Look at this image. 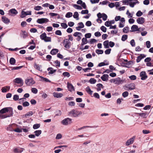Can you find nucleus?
Here are the masks:
<instances>
[{
    "label": "nucleus",
    "mask_w": 153,
    "mask_h": 153,
    "mask_svg": "<svg viewBox=\"0 0 153 153\" xmlns=\"http://www.w3.org/2000/svg\"><path fill=\"white\" fill-rule=\"evenodd\" d=\"M13 109L10 107L4 108L0 110V119H3L13 116Z\"/></svg>",
    "instance_id": "nucleus-1"
},
{
    "label": "nucleus",
    "mask_w": 153,
    "mask_h": 153,
    "mask_svg": "<svg viewBox=\"0 0 153 153\" xmlns=\"http://www.w3.org/2000/svg\"><path fill=\"white\" fill-rule=\"evenodd\" d=\"M82 114V112L81 111H77L75 109H73L68 112V115L74 117H78Z\"/></svg>",
    "instance_id": "nucleus-2"
},
{
    "label": "nucleus",
    "mask_w": 153,
    "mask_h": 153,
    "mask_svg": "<svg viewBox=\"0 0 153 153\" xmlns=\"http://www.w3.org/2000/svg\"><path fill=\"white\" fill-rule=\"evenodd\" d=\"M40 37L42 40H44L45 42H51V38L50 37L47 36V35L45 32L42 34Z\"/></svg>",
    "instance_id": "nucleus-3"
},
{
    "label": "nucleus",
    "mask_w": 153,
    "mask_h": 153,
    "mask_svg": "<svg viewBox=\"0 0 153 153\" xmlns=\"http://www.w3.org/2000/svg\"><path fill=\"white\" fill-rule=\"evenodd\" d=\"M123 88L126 90H133L135 88V85L134 83H131L123 86Z\"/></svg>",
    "instance_id": "nucleus-4"
},
{
    "label": "nucleus",
    "mask_w": 153,
    "mask_h": 153,
    "mask_svg": "<svg viewBox=\"0 0 153 153\" xmlns=\"http://www.w3.org/2000/svg\"><path fill=\"white\" fill-rule=\"evenodd\" d=\"M61 122L63 125H67L72 123V119L69 118H67L63 120Z\"/></svg>",
    "instance_id": "nucleus-5"
},
{
    "label": "nucleus",
    "mask_w": 153,
    "mask_h": 153,
    "mask_svg": "<svg viewBox=\"0 0 153 153\" xmlns=\"http://www.w3.org/2000/svg\"><path fill=\"white\" fill-rule=\"evenodd\" d=\"M113 82L115 84H122L123 82V80L120 78L118 77L115 79H113Z\"/></svg>",
    "instance_id": "nucleus-6"
},
{
    "label": "nucleus",
    "mask_w": 153,
    "mask_h": 153,
    "mask_svg": "<svg viewBox=\"0 0 153 153\" xmlns=\"http://www.w3.org/2000/svg\"><path fill=\"white\" fill-rule=\"evenodd\" d=\"M25 83L27 85H31L34 84L35 82L32 78H30L25 80Z\"/></svg>",
    "instance_id": "nucleus-7"
},
{
    "label": "nucleus",
    "mask_w": 153,
    "mask_h": 153,
    "mask_svg": "<svg viewBox=\"0 0 153 153\" xmlns=\"http://www.w3.org/2000/svg\"><path fill=\"white\" fill-rule=\"evenodd\" d=\"M65 45L64 47L67 49H69L70 47L71 42L68 39H65L63 41V42Z\"/></svg>",
    "instance_id": "nucleus-8"
},
{
    "label": "nucleus",
    "mask_w": 153,
    "mask_h": 153,
    "mask_svg": "<svg viewBox=\"0 0 153 153\" xmlns=\"http://www.w3.org/2000/svg\"><path fill=\"white\" fill-rule=\"evenodd\" d=\"M48 22L49 20L47 18L39 19L36 21L39 24L46 23Z\"/></svg>",
    "instance_id": "nucleus-9"
},
{
    "label": "nucleus",
    "mask_w": 153,
    "mask_h": 153,
    "mask_svg": "<svg viewBox=\"0 0 153 153\" xmlns=\"http://www.w3.org/2000/svg\"><path fill=\"white\" fill-rule=\"evenodd\" d=\"M140 76L141 77V79L142 80H145L148 77V76L146 75V73L145 71H142L140 73Z\"/></svg>",
    "instance_id": "nucleus-10"
},
{
    "label": "nucleus",
    "mask_w": 153,
    "mask_h": 153,
    "mask_svg": "<svg viewBox=\"0 0 153 153\" xmlns=\"http://www.w3.org/2000/svg\"><path fill=\"white\" fill-rule=\"evenodd\" d=\"M14 82L18 84H21L20 86L23 85V80L21 78H16L14 80Z\"/></svg>",
    "instance_id": "nucleus-11"
},
{
    "label": "nucleus",
    "mask_w": 153,
    "mask_h": 153,
    "mask_svg": "<svg viewBox=\"0 0 153 153\" xmlns=\"http://www.w3.org/2000/svg\"><path fill=\"white\" fill-rule=\"evenodd\" d=\"M67 86L69 91H70L71 92L74 91V88L71 84L68 82Z\"/></svg>",
    "instance_id": "nucleus-12"
},
{
    "label": "nucleus",
    "mask_w": 153,
    "mask_h": 153,
    "mask_svg": "<svg viewBox=\"0 0 153 153\" xmlns=\"http://www.w3.org/2000/svg\"><path fill=\"white\" fill-rule=\"evenodd\" d=\"M146 56V55L143 54H140V56L137 57V58L136 59V62L137 63L139 62L142 59L144 58Z\"/></svg>",
    "instance_id": "nucleus-13"
},
{
    "label": "nucleus",
    "mask_w": 153,
    "mask_h": 153,
    "mask_svg": "<svg viewBox=\"0 0 153 153\" xmlns=\"http://www.w3.org/2000/svg\"><path fill=\"white\" fill-rule=\"evenodd\" d=\"M53 96L57 98H61L63 96V94L62 93L54 92L53 93Z\"/></svg>",
    "instance_id": "nucleus-14"
},
{
    "label": "nucleus",
    "mask_w": 153,
    "mask_h": 153,
    "mask_svg": "<svg viewBox=\"0 0 153 153\" xmlns=\"http://www.w3.org/2000/svg\"><path fill=\"white\" fill-rule=\"evenodd\" d=\"M25 149L23 148H15L13 149V152L15 153H21Z\"/></svg>",
    "instance_id": "nucleus-15"
},
{
    "label": "nucleus",
    "mask_w": 153,
    "mask_h": 153,
    "mask_svg": "<svg viewBox=\"0 0 153 153\" xmlns=\"http://www.w3.org/2000/svg\"><path fill=\"white\" fill-rule=\"evenodd\" d=\"M135 137H134L131 138L129 140H127L126 143V146H128L129 145L132 143L134 141Z\"/></svg>",
    "instance_id": "nucleus-16"
},
{
    "label": "nucleus",
    "mask_w": 153,
    "mask_h": 153,
    "mask_svg": "<svg viewBox=\"0 0 153 153\" xmlns=\"http://www.w3.org/2000/svg\"><path fill=\"white\" fill-rule=\"evenodd\" d=\"M137 22L139 24H142L145 22L144 18L142 17L139 18L137 19Z\"/></svg>",
    "instance_id": "nucleus-17"
},
{
    "label": "nucleus",
    "mask_w": 153,
    "mask_h": 153,
    "mask_svg": "<svg viewBox=\"0 0 153 153\" xmlns=\"http://www.w3.org/2000/svg\"><path fill=\"white\" fill-rule=\"evenodd\" d=\"M2 21L5 24H8L10 22V21L8 18L4 16H2L1 17Z\"/></svg>",
    "instance_id": "nucleus-18"
},
{
    "label": "nucleus",
    "mask_w": 153,
    "mask_h": 153,
    "mask_svg": "<svg viewBox=\"0 0 153 153\" xmlns=\"http://www.w3.org/2000/svg\"><path fill=\"white\" fill-rule=\"evenodd\" d=\"M109 76L107 74H103L102 76L101 77V79L104 81H106L108 80V77Z\"/></svg>",
    "instance_id": "nucleus-19"
},
{
    "label": "nucleus",
    "mask_w": 153,
    "mask_h": 153,
    "mask_svg": "<svg viewBox=\"0 0 153 153\" xmlns=\"http://www.w3.org/2000/svg\"><path fill=\"white\" fill-rule=\"evenodd\" d=\"M9 12L11 13L12 14L14 15H16L18 13L17 11L15 8L10 9L9 10Z\"/></svg>",
    "instance_id": "nucleus-20"
},
{
    "label": "nucleus",
    "mask_w": 153,
    "mask_h": 153,
    "mask_svg": "<svg viewBox=\"0 0 153 153\" xmlns=\"http://www.w3.org/2000/svg\"><path fill=\"white\" fill-rule=\"evenodd\" d=\"M10 89V87L9 86H7L3 87L1 88L2 92L3 93L7 92V91H9Z\"/></svg>",
    "instance_id": "nucleus-21"
},
{
    "label": "nucleus",
    "mask_w": 153,
    "mask_h": 153,
    "mask_svg": "<svg viewBox=\"0 0 153 153\" xmlns=\"http://www.w3.org/2000/svg\"><path fill=\"white\" fill-rule=\"evenodd\" d=\"M97 127H98V126H83L82 127L79 128L78 129V130H81L82 129H84V128H97Z\"/></svg>",
    "instance_id": "nucleus-22"
},
{
    "label": "nucleus",
    "mask_w": 153,
    "mask_h": 153,
    "mask_svg": "<svg viewBox=\"0 0 153 153\" xmlns=\"http://www.w3.org/2000/svg\"><path fill=\"white\" fill-rule=\"evenodd\" d=\"M47 70L48 71L49 70L50 71L48 72V74H53V73L56 72V70H53V68L51 67L48 68Z\"/></svg>",
    "instance_id": "nucleus-23"
},
{
    "label": "nucleus",
    "mask_w": 153,
    "mask_h": 153,
    "mask_svg": "<svg viewBox=\"0 0 153 153\" xmlns=\"http://www.w3.org/2000/svg\"><path fill=\"white\" fill-rule=\"evenodd\" d=\"M55 115L54 117L56 116H60L62 115V112L61 110H57L55 111Z\"/></svg>",
    "instance_id": "nucleus-24"
},
{
    "label": "nucleus",
    "mask_w": 153,
    "mask_h": 153,
    "mask_svg": "<svg viewBox=\"0 0 153 153\" xmlns=\"http://www.w3.org/2000/svg\"><path fill=\"white\" fill-rule=\"evenodd\" d=\"M22 33H21V37L25 39L28 36L27 33L25 31H22Z\"/></svg>",
    "instance_id": "nucleus-25"
},
{
    "label": "nucleus",
    "mask_w": 153,
    "mask_h": 153,
    "mask_svg": "<svg viewBox=\"0 0 153 153\" xmlns=\"http://www.w3.org/2000/svg\"><path fill=\"white\" fill-rule=\"evenodd\" d=\"M33 114L32 111H30L27 113L26 114L24 115L23 116L26 118L28 117H29L31 116Z\"/></svg>",
    "instance_id": "nucleus-26"
},
{
    "label": "nucleus",
    "mask_w": 153,
    "mask_h": 153,
    "mask_svg": "<svg viewBox=\"0 0 153 153\" xmlns=\"http://www.w3.org/2000/svg\"><path fill=\"white\" fill-rule=\"evenodd\" d=\"M82 35V34L78 32H76L74 34L73 36L75 37L77 36L78 38H79V39H81V37H80V36Z\"/></svg>",
    "instance_id": "nucleus-27"
},
{
    "label": "nucleus",
    "mask_w": 153,
    "mask_h": 153,
    "mask_svg": "<svg viewBox=\"0 0 153 153\" xmlns=\"http://www.w3.org/2000/svg\"><path fill=\"white\" fill-rule=\"evenodd\" d=\"M59 51V50L56 49H53L51 51L50 53L53 55H55Z\"/></svg>",
    "instance_id": "nucleus-28"
},
{
    "label": "nucleus",
    "mask_w": 153,
    "mask_h": 153,
    "mask_svg": "<svg viewBox=\"0 0 153 153\" xmlns=\"http://www.w3.org/2000/svg\"><path fill=\"white\" fill-rule=\"evenodd\" d=\"M139 115L144 118H146L147 117V116L148 115V114L147 113H139L138 114Z\"/></svg>",
    "instance_id": "nucleus-29"
},
{
    "label": "nucleus",
    "mask_w": 153,
    "mask_h": 153,
    "mask_svg": "<svg viewBox=\"0 0 153 153\" xmlns=\"http://www.w3.org/2000/svg\"><path fill=\"white\" fill-rule=\"evenodd\" d=\"M108 43L109 42L108 40H106L103 42V44L105 48H109Z\"/></svg>",
    "instance_id": "nucleus-30"
},
{
    "label": "nucleus",
    "mask_w": 153,
    "mask_h": 153,
    "mask_svg": "<svg viewBox=\"0 0 153 153\" xmlns=\"http://www.w3.org/2000/svg\"><path fill=\"white\" fill-rule=\"evenodd\" d=\"M9 62L11 65H14L16 63V60L13 58L12 57L10 59Z\"/></svg>",
    "instance_id": "nucleus-31"
},
{
    "label": "nucleus",
    "mask_w": 153,
    "mask_h": 153,
    "mask_svg": "<svg viewBox=\"0 0 153 153\" xmlns=\"http://www.w3.org/2000/svg\"><path fill=\"white\" fill-rule=\"evenodd\" d=\"M132 31H136L138 30V26L135 25H133L131 27Z\"/></svg>",
    "instance_id": "nucleus-32"
},
{
    "label": "nucleus",
    "mask_w": 153,
    "mask_h": 153,
    "mask_svg": "<svg viewBox=\"0 0 153 153\" xmlns=\"http://www.w3.org/2000/svg\"><path fill=\"white\" fill-rule=\"evenodd\" d=\"M87 40L86 38H83L82 39V43H81V46L87 44Z\"/></svg>",
    "instance_id": "nucleus-33"
},
{
    "label": "nucleus",
    "mask_w": 153,
    "mask_h": 153,
    "mask_svg": "<svg viewBox=\"0 0 153 153\" xmlns=\"http://www.w3.org/2000/svg\"><path fill=\"white\" fill-rule=\"evenodd\" d=\"M40 78H41V80L42 81H44L46 82H51V81L49 80L48 79L44 78L42 76H39Z\"/></svg>",
    "instance_id": "nucleus-34"
},
{
    "label": "nucleus",
    "mask_w": 153,
    "mask_h": 153,
    "mask_svg": "<svg viewBox=\"0 0 153 153\" xmlns=\"http://www.w3.org/2000/svg\"><path fill=\"white\" fill-rule=\"evenodd\" d=\"M136 1V2H131L129 4L130 6L131 7H133L136 3H139V2L137 0Z\"/></svg>",
    "instance_id": "nucleus-35"
},
{
    "label": "nucleus",
    "mask_w": 153,
    "mask_h": 153,
    "mask_svg": "<svg viewBox=\"0 0 153 153\" xmlns=\"http://www.w3.org/2000/svg\"><path fill=\"white\" fill-rule=\"evenodd\" d=\"M86 91L87 93L91 95L93 93V91H91L89 87L88 86L86 88Z\"/></svg>",
    "instance_id": "nucleus-36"
},
{
    "label": "nucleus",
    "mask_w": 153,
    "mask_h": 153,
    "mask_svg": "<svg viewBox=\"0 0 153 153\" xmlns=\"http://www.w3.org/2000/svg\"><path fill=\"white\" fill-rule=\"evenodd\" d=\"M35 135L36 136H39L42 133V131L40 130H36L34 131Z\"/></svg>",
    "instance_id": "nucleus-37"
},
{
    "label": "nucleus",
    "mask_w": 153,
    "mask_h": 153,
    "mask_svg": "<svg viewBox=\"0 0 153 153\" xmlns=\"http://www.w3.org/2000/svg\"><path fill=\"white\" fill-rule=\"evenodd\" d=\"M73 17L74 18L76 19V20H78L79 14L77 12H75L74 13L73 15Z\"/></svg>",
    "instance_id": "nucleus-38"
},
{
    "label": "nucleus",
    "mask_w": 153,
    "mask_h": 153,
    "mask_svg": "<svg viewBox=\"0 0 153 153\" xmlns=\"http://www.w3.org/2000/svg\"><path fill=\"white\" fill-rule=\"evenodd\" d=\"M34 67L36 69L39 71H42L40 68V66L36 64L34 65Z\"/></svg>",
    "instance_id": "nucleus-39"
},
{
    "label": "nucleus",
    "mask_w": 153,
    "mask_h": 153,
    "mask_svg": "<svg viewBox=\"0 0 153 153\" xmlns=\"http://www.w3.org/2000/svg\"><path fill=\"white\" fill-rule=\"evenodd\" d=\"M96 80L94 78H91L89 80V82L92 84H94L96 83Z\"/></svg>",
    "instance_id": "nucleus-40"
},
{
    "label": "nucleus",
    "mask_w": 153,
    "mask_h": 153,
    "mask_svg": "<svg viewBox=\"0 0 153 153\" xmlns=\"http://www.w3.org/2000/svg\"><path fill=\"white\" fill-rule=\"evenodd\" d=\"M42 8L41 6H36L34 8V10L37 11L42 10Z\"/></svg>",
    "instance_id": "nucleus-41"
},
{
    "label": "nucleus",
    "mask_w": 153,
    "mask_h": 153,
    "mask_svg": "<svg viewBox=\"0 0 153 153\" xmlns=\"http://www.w3.org/2000/svg\"><path fill=\"white\" fill-rule=\"evenodd\" d=\"M27 12L22 11L21 12V17L22 18H24L27 15Z\"/></svg>",
    "instance_id": "nucleus-42"
},
{
    "label": "nucleus",
    "mask_w": 153,
    "mask_h": 153,
    "mask_svg": "<svg viewBox=\"0 0 153 153\" xmlns=\"http://www.w3.org/2000/svg\"><path fill=\"white\" fill-rule=\"evenodd\" d=\"M127 38L128 35H123L122 36L121 40L122 41H124L127 39Z\"/></svg>",
    "instance_id": "nucleus-43"
},
{
    "label": "nucleus",
    "mask_w": 153,
    "mask_h": 153,
    "mask_svg": "<svg viewBox=\"0 0 153 153\" xmlns=\"http://www.w3.org/2000/svg\"><path fill=\"white\" fill-rule=\"evenodd\" d=\"M129 27H126L123 29V32L124 33H127L128 32Z\"/></svg>",
    "instance_id": "nucleus-44"
},
{
    "label": "nucleus",
    "mask_w": 153,
    "mask_h": 153,
    "mask_svg": "<svg viewBox=\"0 0 153 153\" xmlns=\"http://www.w3.org/2000/svg\"><path fill=\"white\" fill-rule=\"evenodd\" d=\"M73 7L76 9L78 10H81L82 8L81 6H80L76 4H74L73 5Z\"/></svg>",
    "instance_id": "nucleus-45"
},
{
    "label": "nucleus",
    "mask_w": 153,
    "mask_h": 153,
    "mask_svg": "<svg viewBox=\"0 0 153 153\" xmlns=\"http://www.w3.org/2000/svg\"><path fill=\"white\" fill-rule=\"evenodd\" d=\"M54 63L55 64V66L56 67H59L60 66V62L57 60L54 61Z\"/></svg>",
    "instance_id": "nucleus-46"
},
{
    "label": "nucleus",
    "mask_w": 153,
    "mask_h": 153,
    "mask_svg": "<svg viewBox=\"0 0 153 153\" xmlns=\"http://www.w3.org/2000/svg\"><path fill=\"white\" fill-rule=\"evenodd\" d=\"M72 16V13L71 12H68L65 15V17L66 18H70Z\"/></svg>",
    "instance_id": "nucleus-47"
},
{
    "label": "nucleus",
    "mask_w": 153,
    "mask_h": 153,
    "mask_svg": "<svg viewBox=\"0 0 153 153\" xmlns=\"http://www.w3.org/2000/svg\"><path fill=\"white\" fill-rule=\"evenodd\" d=\"M102 19L105 21L107 20V15L104 13H102Z\"/></svg>",
    "instance_id": "nucleus-48"
},
{
    "label": "nucleus",
    "mask_w": 153,
    "mask_h": 153,
    "mask_svg": "<svg viewBox=\"0 0 153 153\" xmlns=\"http://www.w3.org/2000/svg\"><path fill=\"white\" fill-rule=\"evenodd\" d=\"M96 53L98 54H102L103 53V51L102 50L97 49L96 51Z\"/></svg>",
    "instance_id": "nucleus-49"
},
{
    "label": "nucleus",
    "mask_w": 153,
    "mask_h": 153,
    "mask_svg": "<svg viewBox=\"0 0 153 153\" xmlns=\"http://www.w3.org/2000/svg\"><path fill=\"white\" fill-rule=\"evenodd\" d=\"M31 91L34 94H36L38 92L37 89L35 88H32L31 89Z\"/></svg>",
    "instance_id": "nucleus-50"
},
{
    "label": "nucleus",
    "mask_w": 153,
    "mask_h": 153,
    "mask_svg": "<svg viewBox=\"0 0 153 153\" xmlns=\"http://www.w3.org/2000/svg\"><path fill=\"white\" fill-rule=\"evenodd\" d=\"M40 127V125L39 124H34L33 126V128L34 129H36L39 128Z\"/></svg>",
    "instance_id": "nucleus-51"
},
{
    "label": "nucleus",
    "mask_w": 153,
    "mask_h": 153,
    "mask_svg": "<svg viewBox=\"0 0 153 153\" xmlns=\"http://www.w3.org/2000/svg\"><path fill=\"white\" fill-rule=\"evenodd\" d=\"M62 75L64 76H67V77H69L70 76V74L67 72H63L62 74Z\"/></svg>",
    "instance_id": "nucleus-52"
},
{
    "label": "nucleus",
    "mask_w": 153,
    "mask_h": 153,
    "mask_svg": "<svg viewBox=\"0 0 153 153\" xmlns=\"http://www.w3.org/2000/svg\"><path fill=\"white\" fill-rule=\"evenodd\" d=\"M128 95V93L126 91L123 92L122 93V96L124 97H126Z\"/></svg>",
    "instance_id": "nucleus-53"
},
{
    "label": "nucleus",
    "mask_w": 153,
    "mask_h": 153,
    "mask_svg": "<svg viewBox=\"0 0 153 153\" xmlns=\"http://www.w3.org/2000/svg\"><path fill=\"white\" fill-rule=\"evenodd\" d=\"M13 100L15 101H17L19 99V96L17 94H15L13 96Z\"/></svg>",
    "instance_id": "nucleus-54"
},
{
    "label": "nucleus",
    "mask_w": 153,
    "mask_h": 153,
    "mask_svg": "<svg viewBox=\"0 0 153 153\" xmlns=\"http://www.w3.org/2000/svg\"><path fill=\"white\" fill-rule=\"evenodd\" d=\"M61 25L62 27L63 28L65 29L67 28L68 27V25L67 24L64 23H61Z\"/></svg>",
    "instance_id": "nucleus-55"
},
{
    "label": "nucleus",
    "mask_w": 153,
    "mask_h": 153,
    "mask_svg": "<svg viewBox=\"0 0 153 153\" xmlns=\"http://www.w3.org/2000/svg\"><path fill=\"white\" fill-rule=\"evenodd\" d=\"M122 100H123V98H118L117 100V103L118 104H120L121 103Z\"/></svg>",
    "instance_id": "nucleus-56"
},
{
    "label": "nucleus",
    "mask_w": 153,
    "mask_h": 153,
    "mask_svg": "<svg viewBox=\"0 0 153 153\" xmlns=\"http://www.w3.org/2000/svg\"><path fill=\"white\" fill-rule=\"evenodd\" d=\"M22 105L25 107L28 106L29 105V103L28 102L26 101L22 103Z\"/></svg>",
    "instance_id": "nucleus-57"
},
{
    "label": "nucleus",
    "mask_w": 153,
    "mask_h": 153,
    "mask_svg": "<svg viewBox=\"0 0 153 153\" xmlns=\"http://www.w3.org/2000/svg\"><path fill=\"white\" fill-rule=\"evenodd\" d=\"M55 34L59 36H61L62 34L61 31L59 30H57L55 31Z\"/></svg>",
    "instance_id": "nucleus-58"
},
{
    "label": "nucleus",
    "mask_w": 153,
    "mask_h": 153,
    "mask_svg": "<svg viewBox=\"0 0 153 153\" xmlns=\"http://www.w3.org/2000/svg\"><path fill=\"white\" fill-rule=\"evenodd\" d=\"M100 85L101 86V85H100V83H98L96 85L97 87V91H99L101 90V87Z\"/></svg>",
    "instance_id": "nucleus-59"
},
{
    "label": "nucleus",
    "mask_w": 153,
    "mask_h": 153,
    "mask_svg": "<svg viewBox=\"0 0 153 153\" xmlns=\"http://www.w3.org/2000/svg\"><path fill=\"white\" fill-rule=\"evenodd\" d=\"M129 78L132 80H135L136 79V77L134 75H132L129 77Z\"/></svg>",
    "instance_id": "nucleus-60"
},
{
    "label": "nucleus",
    "mask_w": 153,
    "mask_h": 153,
    "mask_svg": "<svg viewBox=\"0 0 153 153\" xmlns=\"http://www.w3.org/2000/svg\"><path fill=\"white\" fill-rule=\"evenodd\" d=\"M143 14V13L142 12L140 11L139 10L138 11L137 13H136V16H137L140 17L142 16V15Z\"/></svg>",
    "instance_id": "nucleus-61"
},
{
    "label": "nucleus",
    "mask_w": 153,
    "mask_h": 153,
    "mask_svg": "<svg viewBox=\"0 0 153 153\" xmlns=\"http://www.w3.org/2000/svg\"><path fill=\"white\" fill-rule=\"evenodd\" d=\"M100 29L104 32H105L106 31V28L104 26H101Z\"/></svg>",
    "instance_id": "nucleus-62"
},
{
    "label": "nucleus",
    "mask_w": 153,
    "mask_h": 153,
    "mask_svg": "<svg viewBox=\"0 0 153 153\" xmlns=\"http://www.w3.org/2000/svg\"><path fill=\"white\" fill-rule=\"evenodd\" d=\"M68 105L69 106H74L75 105V103L74 101H71L69 102Z\"/></svg>",
    "instance_id": "nucleus-63"
},
{
    "label": "nucleus",
    "mask_w": 153,
    "mask_h": 153,
    "mask_svg": "<svg viewBox=\"0 0 153 153\" xmlns=\"http://www.w3.org/2000/svg\"><path fill=\"white\" fill-rule=\"evenodd\" d=\"M92 23L90 21H87L85 23L86 26L88 27H89L91 26Z\"/></svg>",
    "instance_id": "nucleus-64"
}]
</instances>
